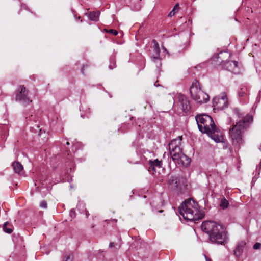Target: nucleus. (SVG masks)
I'll return each mask as SVG.
<instances>
[{"label":"nucleus","instance_id":"obj_13","mask_svg":"<svg viewBox=\"0 0 261 261\" xmlns=\"http://www.w3.org/2000/svg\"><path fill=\"white\" fill-rule=\"evenodd\" d=\"M162 166V162L158 159H155L154 161L149 160L148 170L150 174H154L156 172V169H160Z\"/></svg>","mask_w":261,"mask_h":261},{"label":"nucleus","instance_id":"obj_10","mask_svg":"<svg viewBox=\"0 0 261 261\" xmlns=\"http://www.w3.org/2000/svg\"><path fill=\"white\" fill-rule=\"evenodd\" d=\"M224 67L225 69L234 74H238L240 72V67L238 62L237 61H229L226 62L224 64Z\"/></svg>","mask_w":261,"mask_h":261},{"label":"nucleus","instance_id":"obj_6","mask_svg":"<svg viewBox=\"0 0 261 261\" xmlns=\"http://www.w3.org/2000/svg\"><path fill=\"white\" fill-rule=\"evenodd\" d=\"M190 93L191 98L199 104L206 103L209 100L208 95L201 90L200 83L196 80L192 83Z\"/></svg>","mask_w":261,"mask_h":261},{"label":"nucleus","instance_id":"obj_26","mask_svg":"<svg viewBox=\"0 0 261 261\" xmlns=\"http://www.w3.org/2000/svg\"><path fill=\"white\" fill-rule=\"evenodd\" d=\"M179 6L178 4H177L173 8V10H174L175 11L176 10L179 9Z\"/></svg>","mask_w":261,"mask_h":261},{"label":"nucleus","instance_id":"obj_20","mask_svg":"<svg viewBox=\"0 0 261 261\" xmlns=\"http://www.w3.org/2000/svg\"><path fill=\"white\" fill-rule=\"evenodd\" d=\"M40 207L46 209L47 208V204L46 201L43 200L40 203Z\"/></svg>","mask_w":261,"mask_h":261},{"label":"nucleus","instance_id":"obj_9","mask_svg":"<svg viewBox=\"0 0 261 261\" xmlns=\"http://www.w3.org/2000/svg\"><path fill=\"white\" fill-rule=\"evenodd\" d=\"M185 180V179L179 175L178 176H171L168 180V183L172 189H178L181 188V181Z\"/></svg>","mask_w":261,"mask_h":261},{"label":"nucleus","instance_id":"obj_14","mask_svg":"<svg viewBox=\"0 0 261 261\" xmlns=\"http://www.w3.org/2000/svg\"><path fill=\"white\" fill-rule=\"evenodd\" d=\"M246 245V243L245 241H240L238 243L234 250V255L239 258L242 255L244 249Z\"/></svg>","mask_w":261,"mask_h":261},{"label":"nucleus","instance_id":"obj_5","mask_svg":"<svg viewBox=\"0 0 261 261\" xmlns=\"http://www.w3.org/2000/svg\"><path fill=\"white\" fill-rule=\"evenodd\" d=\"M198 204L192 199L185 200L179 207V212L184 219L190 221H196L202 219L199 214Z\"/></svg>","mask_w":261,"mask_h":261},{"label":"nucleus","instance_id":"obj_15","mask_svg":"<svg viewBox=\"0 0 261 261\" xmlns=\"http://www.w3.org/2000/svg\"><path fill=\"white\" fill-rule=\"evenodd\" d=\"M12 166L15 173L17 174H21V173L23 171V167L19 162L15 161L13 162Z\"/></svg>","mask_w":261,"mask_h":261},{"label":"nucleus","instance_id":"obj_32","mask_svg":"<svg viewBox=\"0 0 261 261\" xmlns=\"http://www.w3.org/2000/svg\"><path fill=\"white\" fill-rule=\"evenodd\" d=\"M227 148V145H224V146H223V148H224V149H226V148Z\"/></svg>","mask_w":261,"mask_h":261},{"label":"nucleus","instance_id":"obj_4","mask_svg":"<svg viewBox=\"0 0 261 261\" xmlns=\"http://www.w3.org/2000/svg\"><path fill=\"white\" fill-rule=\"evenodd\" d=\"M181 137L173 139L169 144L170 155L176 164L184 167H188L191 162V159L182 152L180 148Z\"/></svg>","mask_w":261,"mask_h":261},{"label":"nucleus","instance_id":"obj_11","mask_svg":"<svg viewBox=\"0 0 261 261\" xmlns=\"http://www.w3.org/2000/svg\"><path fill=\"white\" fill-rule=\"evenodd\" d=\"M152 43L153 44L154 53L153 55L151 57L152 60L154 62L156 63V64L161 65V63L160 58V49L159 44L155 40H153L152 41Z\"/></svg>","mask_w":261,"mask_h":261},{"label":"nucleus","instance_id":"obj_36","mask_svg":"<svg viewBox=\"0 0 261 261\" xmlns=\"http://www.w3.org/2000/svg\"><path fill=\"white\" fill-rule=\"evenodd\" d=\"M86 215H87V216L89 215V214H88V213H86Z\"/></svg>","mask_w":261,"mask_h":261},{"label":"nucleus","instance_id":"obj_24","mask_svg":"<svg viewBox=\"0 0 261 261\" xmlns=\"http://www.w3.org/2000/svg\"><path fill=\"white\" fill-rule=\"evenodd\" d=\"M175 15V11L174 10H172L168 14L169 17H172Z\"/></svg>","mask_w":261,"mask_h":261},{"label":"nucleus","instance_id":"obj_18","mask_svg":"<svg viewBox=\"0 0 261 261\" xmlns=\"http://www.w3.org/2000/svg\"><path fill=\"white\" fill-rule=\"evenodd\" d=\"M8 223H9L8 222H5L4 225H3V230L6 233L10 234V233H11L12 232L13 230H12V228H7V225L8 224Z\"/></svg>","mask_w":261,"mask_h":261},{"label":"nucleus","instance_id":"obj_27","mask_svg":"<svg viewBox=\"0 0 261 261\" xmlns=\"http://www.w3.org/2000/svg\"><path fill=\"white\" fill-rule=\"evenodd\" d=\"M68 155L69 156V158L67 159V160H69V162H72V155H69V154H68Z\"/></svg>","mask_w":261,"mask_h":261},{"label":"nucleus","instance_id":"obj_19","mask_svg":"<svg viewBox=\"0 0 261 261\" xmlns=\"http://www.w3.org/2000/svg\"><path fill=\"white\" fill-rule=\"evenodd\" d=\"M116 62L114 59L111 58L110 59V64L109 65V68L111 70L113 69L116 67Z\"/></svg>","mask_w":261,"mask_h":261},{"label":"nucleus","instance_id":"obj_21","mask_svg":"<svg viewBox=\"0 0 261 261\" xmlns=\"http://www.w3.org/2000/svg\"><path fill=\"white\" fill-rule=\"evenodd\" d=\"M72 257L70 255H66L63 258L62 261H72Z\"/></svg>","mask_w":261,"mask_h":261},{"label":"nucleus","instance_id":"obj_17","mask_svg":"<svg viewBox=\"0 0 261 261\" xmlns=\"http://www.w3.org/2000/svg\"><path fill=\"white\" fill-rule=\"evenodd\" d=\"M229 202L225 198H223L221 199L220 206L223 209L226 208L228 206Z\"/></svg>","mask_w":261,"mask_h":261},{"label":"nucleus","instance_id":"obj_1","mask_svg":"<svg viewBox=\"0 0 261 261\" xmlns=\"http://www.w3.org/2000/svg\"><path fill=\"white\" fill-rule=\"evenodd\" d=\"M233 112L241 119L236 124H233L229 129V134L232 145L234 148L239 149L244 143L243 134L250 126L253 119L251 115L242 116L238 109H234Z\"/></svg>","mask_w":261,"mask_h":261},{"label":"nucleus","instance_id":"obj_7","mask_svg":"<svg viewBox=\"0 0 261 261\" xmlns=\"http://www.w3.org/2000/svg\"><path fill=\"white\" fill-rule=\"evenodd\" d=\"M15 100L25 106L32 102L28 97V91L23 85H20L15 91Z\"/></svg>","mask_w":261,"mask_h":261},{"label":"nucleus","instance_id":"obj_28","mask_svg":"<svg viewBox=\"0 0 261 261\" xmlns=\"http://www.w3.org/2000/svg\"><path fill=\"white\" fill-rule=\"evenodd\" d=\"M114 246H115V244H114V242H111V243H110V244H109V247L110 248H112V247H114Z\"/></svg>","mask_w":261,"mask_h":261},{"label":"nucleus","instance_id":"obj_23","mask_svg":"<svg viewBox=\"0 0 261 261\" xmlns=\"http://www.w3.org/2000/svg\"><path fill=\"white\" fill-rule=\"evenodd\" d=\"M107 32L109 33L112 34L115 36L117 35L118 34V31L114 29H110L108 31H107Z\"/></svg>","mask_w":261,"mask_h":261},{"label":"nucleus","instance_id":"obj_37","mask_svg":"<svg viewBox=\"0 0 261 261\" xmlns=\"http://www.w3.org/2000/svg\"><path fill=\"white\" fill-rule=\"evenodd\" d=\"M82 73H83V69H82Z\"/></svg>","mask_w":261,"mask_h":261},{"label":"nucleus","instance_id":"obj_31","mask_svg":"<svg viewBox=\"0 0 261 261\" xmlns=\"http://www.w3.org/2000/svg\"><path fill=\"white\" fill-rule=\"evenodd\" d=\"M66 144L67 145H69L70 144L69 142H68V141H67V142H66Z\"/></svg>","mask_w":261,"mask_h":261},{"label":"nucleus","instance_id":"obj_12","mask_svg":"<svg viewBox=\"0 0 261 261\" xmlns=\"http://www.w3.org/2000/svg\"><path fill=\"white\" fill-rule=\"evenodd\" d=\"M177 97L178 101L182 107V110L185 112L189 111L191 109V105L190 101L188 100V98L181 93L178 94Z\"/></svg>","mask_w":261,"mask_h":261},{"label":"nucleus","instance_id":"obj_33","mask_svg":"<svg viewBox=\"0 0 261 261\" xmlns=\"http://www.w3.org/2000/svg\"><path fill=\"white\" fill-rule=\"evenodd\" d=\"M163 49H164V51H167V49H166V48H165V47H163Z\"/></svg>","mask_w":261,"mask_h":261},{"label":"nucleus","instance_id":"obj_30","mask_svg":"<svg viewBox=\"0 0 261 261\" xmlns=\"http://www.w3.org/2000/svg\"><path fill=\"white\" fill-rule=\"evenodd\" d=\"M205 259H206V261H212V260L210 258L206 257V256H205Z\"/></svg>","mask_w":261,"mask_h":261},{"label":"nucleus","instance_id":"obj_34","mask_svg":"<svg viewBox=\"0 0 261 261\" xmlns=\"http://www.w3.org/2000/svg\"><path fill=\"white\" fill-rule=\"evenodd\" d=\"M109 96L110 97H112V96L110 94H109Z\"/></svg>","mask_w":261,"mask_h":261},{"label":"nucleus","instance_id":"obj_3","mask_svg":"<svg viewBox=\"0 0 261 261\" xmlns=\"http://www.w3.org/2000/svg\"><path fill=\"white\" fill-rule=\"evenodd\" d=\"M195 119L198 129L202 133L206 134L217 143L223 142V133L216 126L210 116L206 114L197 115Z\"/></svg>","mask_w":261,"mask_h":261},{"label":"nucleus","instance_id":"obj_35","mask_svg":"<svg viewBox=\"0 0 261 261\" xmlns=\"http://www.w3.org/2000/svg\"><path fill=\"white\" fill-rule=\"evenodd\" d=\"M86 215H87V216L89 215V214H88V213H86Z\"/></svg>","mask_w":261,"mask_h":261},{"label":"nucleus","instance_id":"obj_22","mask_svg":"<svg viewBox=\"0 0 261 261\" xmlns=\"http://www.w3.org/2000/svg\"><path fill=\"white\" fill-rule=\"evenodd\" d=\"M253 248L255 250L259 249L261 248V243L257 242L255 243L253 246Z\"/></svg>","mask_w":261,"mask_h":261},{"label":"nucleus","instance_id":"obj_16","mask_svg":"<svg viewBox=\"0 0 261 261\" xmlns=\"http://www.w3.org/2000/svg\"><path fill=\"white\" fill-rule=\"evenodd\" d=\"M100 13L99 11L91 12L88 13V16L90 20L94 21H97L99 19Z\"/></svg>","mask_w":261,"mask_h":261},{"label":"nucleus","instance_id":"obj_25","mask_svg":"<svg viewBox=\"0 0 261 261\" xmlns=\"http://www.w3.org/2000/svg\"><path fill=\"white\" fill-rule=\"evenodd\" d=\"M245 93L244 91L241 90L239 92L238 94H239V96L242 97V96H244V95H245Z\"/></svg>","mask_w":261,"mask_h":261},{"label":"nucleus","instance_id":"obj_2","mask_svg":"<svg viewBox=\"0 0 261 261\" xmlns=\"http://www.w3.org/2000/svg\"><path fill=\"white\" fill-rule=\"evenodd\" d=\"M201 227L202 231L208 235L212 243L225 245L228 243V233L222 225L215 221H206L202 222Z\"/></svg>","mask_w":261,"mask_h":261},{"label":"nucleus","instance_id":"obj_29","mask_svg":"<svg viewBox=\"0 0 261 261\" xmlns=\"http://www.w3.org/2000/svg\"><path fill=\"white\" fill-rule=\"evenodd\" d=\"M157 82H158V81H156V82L154 84V86H155V87H159V86H160L161 85H160V84H158Z\"/></svg>","mask_w":261,"mask_h":261},{"label":"nucleus","instance_id":"obj_8","mask_svg":"<svg viewBox=\"0 0 261 261\" xmlns=\"http://www.w3.org/2000/svg\"><path fill=\"white\" fill-rule=\"evenodd\" d=\"M228 102L225 93H222L221 96L215 97L213 99V105L214 109L223 110L228 106Z\"/></svg>","mask_w":261,"mask_h":261}]
</instances>
